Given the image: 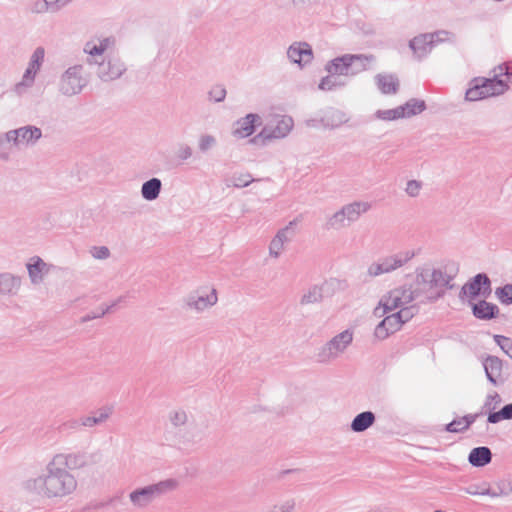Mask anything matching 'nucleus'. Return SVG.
Returning <instances> with one entry per match:
<instances>
[{
    "label": "nucleus",
    "mask_w": 512,
    "mask_h": 512,
    "mask_svg": "<svg viewBox=\"0 0 512 512\" xmlns=\"http://www.w3.org/2000/svg\"><path fill=\"white\" fill-rule=\"evenodd\" d=\"M21 488L32 495L59 500L73 494L77 489L76 477L63 467L57 466L50 458L43 472L36 477H29L21 482Z\"/></svg>",
    "instance_id": "nucleus-1"
},
{
    "label": "nucleus",
    "mask_w": 512,
    "mask_h": 512,
    "mask_svg": "<svg viewBox=\"0 0 512 512\" xmlns=\"http://www.w3.org/2000/svg\"><path fill=\"white\" fill-rule=\"evenodd\" d=\"M203 439L197 426L190 422L187 411L174 408L167 414V424L163 432L164 442L174 448L189 451Z\"/></svg>",
    "instance_id": "nucleus-2"
},
{
    "label": "nucleus",
    "mask_w": 512,
    "mask_h": 512,
    "mask_svg": "<svg viewBox=\"0 0 512 512\" xmlns=\"http://www.w3.org/2000/svg\"><path fill=\"white\" fill-rule=\"evenodd\" d=\"M449 282L450 277L443 270L424 264L416 268L410 288L416 298L425 295L428 299H434L439 295L436 289L447 286Z\"/></svg>",
    "instance_id": "nucleus-3"
},
{
    "label": "nucleus",
    "mask_w": 512,
    "mask_h": 512,
    "mask_svg": "<svg viewBox=\"0 0 512 512\" xmlns=\"http://www.w3.org/2000/svg\"><path fill=\"white\" fill-rule=\"evenodd\" d=\"M416 299L414 292L410 287L400 286L391 289L384 294L377 305L372 311V315L375 318H382L386 314L393 311H402L403 309H410L413 311V316L417 312V308L411 303Z\"/></svg>",
    "instance_id": "nucleus-4"
},
{
    "label": "nucleus",
    "mask_w": 512,
    "mask_h": 512,
    "mask_svg": "<svg viewBox=\"0 0 512 512\" xmlns=\"http://www.w3.org/2000/svg\"><path fill=\"white\" fill-rule=\"evenodd\" d=\"M371 207L370 202L363 200L347 203L326 218L325 226L333 231L345 229L357 222Z\"/></svg>",
    "instance_id": "nucleus-5"
},
{
    "label": "nucleus",
    "mask_w": 512,
    "mask_h": 512,
    "mask_svg": "<svg viewBox=\"0 0 512 512\" xmlns=\"http://www.w3.org/2000/svg\"><path fill=\"white\" fill-rule=\"evenodd\" d=\"M373 61V56L344 54L329 60L325 64L324 70L340 78L341 76H354L368 69Z\"/></svg>",
    "instance_id": "nucleus-6"
},
{
    "label": "nucleus",
    "mask_w": 512,
    "mask_h": 512,
    "mask_svg": "<svg viewBox=\"0 0 512 512\" xmlns=\"http://www.w3.org/2000/svg\"><path fill=\"white\" fill-rule=\"evenodd\" d=\"M294 127V121L288 115L272 116L258 134L249 139V143L264 146L272 141L287 137Z\"/></svg>",
    "instance_id": "nucleus-7"
},
{
    "label": "nucleus",
    "mask_w": 512,
    "mask_h": 512,
    "mask_svg": "<svg viewBox=\"0 0 512 512\" xmlns=\"http://www.w3.org/2000/svg\"><path fill=\"white\" fill-rule=\"evenodd\" d=\"M179 483L176 479H166L144 487L136 488L128 495L135 509H145L157 498L177 489Z\"/></svg>",
    "instance_id": "nucleus-8"
},
{
    "label": "nucleus",
    "mask_w": 512,
    "mask_h": 512,
    "mask_svg": "<svg viewBox=\"0 0 512 512\" xmlns=\"http://www.w3.org/2000/svg\"><path fill=\"white\" fill-rule=\"evenodd\" d=\"M507 89L508 84L503 79L477 77L469 82L465 92V100L474 102L499 96L505 93Z\"/></svg>",
    "instance_id": "nucleus-9"
},
{
    "label": "nucleus",
    "mask_w": 512,
    "mask_h": 512,
    "mask_svg": "<svg viewBox=\"0 0 512 512\" xmlns=\"http://www.w3.org/2000/svg\"><path fill=\"white\" fill-rule=\"evenodd\" d=\"M89 77L84 66L75 64L65 69L58 79V92L65 97L79 95L88 85Z\"/></svg>",
    "instance_id": "nucleus-10"
},
{
    "label": "nucleus",
    "mask_w": 512,
    "mask_h": 512,
    "mask_svg": "<svg viewBox=\"0 0 512 512\" xmlns=\"http://www.w3.org/2000/svg\"><path fill=\"white\" fill-rule=\"evenodd\" d=\"M354 339V330L345 329L333 336L317 352L316 358L319 363H330L342 356Z\"/></svg>",
    "instance_id": "nucleus-11"
},
{
    "label": "nucleus",
    "mask_w": 512,
    "mask_h": 512,
    "mask_svg": "<svg viewBox=\"0 0 512 512\" xmlns=\"http://www.w3.org/2000/svg\"><path fill=\"white\" fill-rule=\"evenodd\" d=\"M416 256L414 250H402L397 253L388 255L373 262L367 269V274L370 277H378L383 274H389L397 269L405 266Z\"/></svg>",
    "instance_id": "nucleus-12"
},
{
    "label": "nucleus",
    "mask_w": 512,
    "mask_h": 512,
    "mask_svg": "<svg viewBox=\"0 0 512 512\" xmlns=\"http://www.w3.org/2000/svg\"><path fill=\"white\" fill-rule=\"evenodd\" d=\"M45 54V49L42 46L37 47L33 51L21 80L13 88L17 95H24L34 86L37 74L44 64Z\"/></svg>",
    "instance_id": "nucleus-13"
},
{
    "label": "nucleus",
    "mask_w": 512,
    "mask_h": 512,
    "mask_svg": "<svg viewBox=\"0 0 512 512\" xmlns=\"http://www.w3.org/2000/svg\"><path fill=\"white\" fill-rule=\"evenodd\" d=\"M452 39L453 35L445 30L436 31L433 33H424L411 39L409 41V48L416 58L421 59L427 56L435 45L450 41Z\"/></svg>",
    "instance_id": "nucleus-14"
},
{
    "label": "nucleus",
    "mask_w": 512,
    "mask_h": 512,
    "mask_svg": "<svg viewBox=\"0 0 512 512\" xmlns=\"http://www.w3.org/2000/svg\"><path fill=\"white\" fill-rule=\"evenodd\" d=\"M218 301L216 289L210 286H201L191 291L184 299L186 310L196 314L203 313Z\"/></svg>",
    "instance_id": "nucleus-15"
},
{
    "label": "nucleus",
    "mask_w": 512,
    "mask_h": 512,
    "mask_svg": "<svg viewBox=\"0 0 512 512\" xmlns=\"http://www.w3.org/2000/svg\"><path fill=\"white\" fill-rule=\"evenodd\" d=\"M94 458V454H90L85 450L59 452L51 457L57 466L63 467L69 472L84 469L94 464L96 462Z\"/></svg>",
    "instance_id": "nucleus-16"
},
{
    "label": "nucleus",
    "mask_w": 512,
    "mask_h": 512,
    "mask_svg": "<svg viewBox=\"0 0 512 512\" xmlns=\"http://www.w3.org/2000/svg\"><path fill=\"white\" fill-rule=\"evenodd\" d=\"M413 318V311L403 309L385 316L374 329V337L378 340H385L391 334L401 329L403 324Z\"/></svg>",
    "instance_id": "nucleus-17"
},
{
    "label": "nucleus",
    "mask_w": 512,
    "mask_h": 512,
    "mask_svg": "<svg viewBox=\"0 0 512 512\" xmlns=\"http://www.w3.org/2000/svg\"><path fill=\"white\" fill-rule=\"evenodd\" d=\"M42 137L40 128L33 125L22 126L17 129L9 130L0 136V143L6 141L17 148L32 147Z\"/></svg>",
    "instance_id": "nucleus-18"
},
{
    "label": "nucleus",
    "mask_w": 512,
    "mask_h": 512,
    "mask_svg": "<svg viewBox=\"0 0 512 512\" xmlns=\"http://www.w3.org/2000/svg\"><path fill=\"white\" fill-rule=\"evenodd\" d=\"M295 235V221H290L287 225L277 230L268 244V258L273 261L278 260L284 254Z\"/></svg>",
    "instance_id": "nucleus-19"
},
{
    "label": "nucleus",
    "mask_w": 512,
    "mask_h": 512,
    "mask_svg": "<svg viewBox=\"0 0 512 512\" xmlns=\"http://www.w3.org/2000/svg\"><path fill=\"white\" fill-rule=\"evenodd\" d=\"M125 71V63L117 56H107L94 66L96 76L103 82L116 80Z\"/></svg>",
    "instance_id": "nucleus-20"
},
{
    "label": "nucleus",
    "mask_w": 512,
    "mask_h": 512,
    "mask_svg": "<svg viewBox=\"0 0 512 512\" xmlns=\"http://www.w3.org/2000/svg\"><path fill=\"white\" fill-rule=\"evenodd\" d=\"M115 40L111 37L93 39L86 42L83 46V52L87 55L86 63L94 67L106 56L105 52L114 46Z\"/></svg>",
    "instance_id": "nucleus-21"
},
{
    "label": "nucleus",
    "mask_w": 512,
    "mask_h": 512,
    "mask_svg": "<svg viewBox=\"0 0 512 512\" xmlns=\"http://www.w3.org/2000/svg\"><path fill=\"white\" fill-rule=\"evenodd\" d=\"M262 124L259 114L249 113L232 124L231 136L237 140L252 136L257 126Z\"/></svg>",
    "instance_id": "nucleus-22"
},
{
    "label": "nucleus",
    "mask_w": 512,
    "mask_h": 512,
    "mask_svg": "<svg viewBox=\"0 0 512 512\" xmlns=\"http://www.w3.org/2000/svg\"><path fill=\"white\" fill-rule=\"evenodd\" d=\"M490 291V280L487 275L477 274L462 287L461 293L465 297L473 299L477 296H486Z\"/></svg>",
    "instance_id": "nucleus-23"
},
{
    "label": "nucleus",
    "mask_w": 512,
    "mask_h": 512,
    "mask_svg": "<svg viewBox=\"0 0 512 512\" xmlns=\"http://www.w3.org/2000/svg\"><path fill=\"white\" fill-rule=\"evenodd\" d=\"M287 56L291 62L302 68L312 62L313 51L308 43L295 42L289 46Z\"/></svg>",
    "instance_id": "nucleus-24"
},
{
    "label": "nucleus",
    "mask_w": 512,
    "mask_h": 512,
    "mask_svg": "<svg viewBox=\"0 0 512 512\" xmlns=\"http://www.w3.org/2000/svg\"><path fill=\"white\" fill-rule=\"evenodd\" d=\"M30 281L33 285H39L54 267L46 263L41 257L33 256L26 264Z\"/></svg>",
    "instance_id": "nucleus-25"
},
{
    "label": "nucleus",
    "mask_w": 512,
    "mask_h": 512,
    "mask_svg": "<svg viewBox=\"0 0 512 512\" xmlns=\"http://www.w3.org/2000/svg\"><path fill=\"white\" fill-rule=\"evenodd\" d=\"M487 379L495 386L502 385L507 376L504 373L503 362L496 356H488L483 362Z\"/></svg>",
    "instance_id": "nucleus-26"
},
{
    "label": "nucleus",
    "mask_w": 512,
    "mask_h": 512,
    "mask_svg": "<svg viewBox=\"0 0 512 512\" xmlns=\"http://www.w3.org/2000/svg\"><path fill=\"white\" fill-rule=\"evenodd\" d=\"M480 493L492 498L508 496L512 493V478L507 477L500 479L494 484L493 487L483 488Z\"/></svg>",
    "instance_id": "nucleus-27"
},
{
    "label": "nucleus",
    "mask_w": 512,
    "mask_h": 512,
    "mask_svg": "<svg viewBox=\"0 0 512 512\" xmlns=\"http://www.w3.org/2000/svg\"><path fill=\"white\" fill-rule=\"evenodd\" d=\"M492 460V452L488 447L481 446L473 448L468 455V462L473 467H484Z\"/></svg>",
    "instance_id": "nucleus-28"
},
{
    "label": "nucleus",
    "mask_w": 512,
    "mask_h": 512,
    "mask_svg": "<svg viewBox=\"0 0 512 512\" xmlns=\"http://www.w3.org/2000/svg\"><path fill=\"white\" fill-rule=\"evenodd\" d=\"M113 413V407L105 406L98 409L94 416L80 417V424L83 427L92 428L106 422Z\"/></svg>",
    "instance_id": "nucleus-29"
},
{
    "label": "nucleus",
    "mask_w": 512,
    "mask_h": 512,
    "mask_svg": "<svg viewBox=\"0 0 512 512\" xmlns=\"http://www.w3.org/2000/svg\"><path fill=\"white\" fill-rule=\"evenodd\" d=\"M348 120L349 118L347 115L343 111L337 109L326 110L321 118L322 125L326 128L339 127L348 122Z\"/></svg>",
    "instance_id": "nucleus-30"
},
{
    "label": "nucleus",
    "mask_w": 512,
    "mask_h": 512,
    "mask_svg": "<svg viewBox=\"0 0 512 512\" xmlns=\"http://www.w3.org/2000/svg\"><path fill=\"white\" fill-rule=\"evenodd\" d=\"M162 189V181L159 178L153 177L145 181L141 186V196L146 201L156 200Z\"/></svg>",
    "instance_id": "nucleus-31"
},
{
    "label": "nucleus",
    "mask_w": 512,
    "mask_h": 512,
    "mask_svg": "<svg viewBox=\"0 0 512 512\" xmlns=\"http://www.w3.org/2000/svg\"><path fill=\"white\" fill-rule=\"evenodd\" d=\"M376 420L375 414L371 411L362 412L352 420L351 430L356 433L364 432L371 427Z\"/></svg>",
    "instance_id": "nucleus-32"
},
{
    "label": "nucleus",
    "mask_w": 512,
    "mask_h": 512,
    "mask_svg": "<svg viewBox=\"0 0 512 512\" xmlns=\"http://www.w3.org/2000/svg\"><path fill=\"white\" fill-rule=\"evenodd\" d=\"M403 118H410L423 112L426 108L425 102L419 99H410L404 105L398 106Z\"/></svg>",
    "instance_id": "nucleus-33"
},
{
    "label": "nucleus",
    "mask_w": 512,
    "mask_h": 512,
    "mask_svg": "<svg viewBox=\"0 0 512 512\" xmlns=\"http://www.w3.org/2000/svg\"><path fill=\"white\" fill-rule=\"evenodd\" d=\"M20 287V279L11 274L0 275V294L14 295Z\"/></svg>",
    "instance_id": "nucleus-34"
},
{
    "label": "nucleus",
    "mask_w": 512,
    "mask_h": 512,
    "mask_svg": "<svg viewBox=\"0 0 512 512\" xmlns=\"http://www.w3.org/2000/svg\"><path fill=\"white\" fill-rule=\"evenodd\" d=\"M346 85L340 77L333 73H327L318 83V89L324 92L335 91Z\"/></svg>",
    "instance_id": "nucleus-35"
},
{
    "label": "nucleus",
    "mask_w": 512,
    "mask_h": 512,
    "mask_svg": "<svg viewBox=\"0 0 512 512\" xmlns=\"http://www.w3.org/2000/svg\"><path fill=\"white\" fill-rule=\"evenodd\" d=\"M476 420V415H466L457 418L446 425V431L450 433H459L467 430L470 425Z\"/></svg>",
    "instance_id": "nucleus-36"
},
{
    "label": "nucleus",
    "mask_w": 512,
    "mask_h": 512,
    "mask_svg": "<svg viewBox=\"0 0 512 512\" xmlns=\"http://www.w3.org/2000/svg\"><path fill=\"white\" fill-rule=\"evenodd\" d=\"M496 312H498L497 306L486 301H480L473 305V314L480 319L493 318Z\"/></svg>",
    "instance_id": "nucleus-37"
},
{
    "label": "nucleus",
    "mask_w": 512,
    "mask_h": 512,
    "mask_svg": "<svg viewBox=\"0 0 512 512\" xmlns=\"http://www.w3.org/2000/svg\"><path fill=\"white\" fill-rule=\"evenodd\" d=\"M376 83L378 88L384 94L396 93L398 89V81L392 75H377Z\"/></svg>",
    "instance_id": "nucleus-38"
},
{
    "label": "nucleus",
    "mask_w": 512,
    "mask_h": 512,
    "mask_svg": "<svg viewBox=\"0 0 512 512\" xmlns=\"http://www.w3.org/2000/svg\"><path fill=\"white\" fill-rule=\"evenodd\" d=\"M219 140L215 135L203 133L200 134L197 140V147L200 153L208 154L218 146Z\"/></svg>",
    "instance_id": "nucleus-39"
},
{
    "label": "nucleus",
    "mask_w": 512,
    "mask_h": 512,
    "mask_svg": "<svg viewBox=\"0 0 512 512\" xmlns=\"http://www.w3.org/2000/svg\"><path fill=\"white\" fill-rule=\"evenodd\" d=\"M512 419V404L505 405L501 410L497 412H491L488 415L489 423H498L502 420Z\"/></svg>",
    "instance_id": "nucleus-40"
},
{
    "label": "nucleus",
    "mask_w": 512,
    "mask_h": 512,
    "mask_svg": "<svg viewBox=\"0 0 512 512\" xmlns=\"http://www.w3.org/2000/svg\"><path fill=\"white\" fill-rule=\"evenodd\" d=\"M374 118L381 121H394L402 119L399 107L393 109H379L374 113Z\"/></svg>",
    "instance_id": "nucleus-41"
},
{
    "label": "nucleus",
    "mask_w": 512,
    "mask_h": 512,
    "mask_svg": "<svg viewBox=\"0 0 512 512\" xmlns=\"http://www.w3.org/2000/svg\"><path fill=\"white\" fill-rule=\"evenodd\" d=\"M322 299L321 289L318 286H313L309 288L302 296H301V304H313L317 303Z\"/></svg>",
    "instance_id": "nucleus-42"
},
{
    "label": "nucleus",
    "mask_w": 512,
    "mask_h": 512,
    "mask_svg": "<svg viewBox=\"0 0 512 512\" xmlns=\"http://www.w3.org/2000/svg\"><path fill=\"white\" fill-rule=\"evenodd\" d=\"M266 512H296V502L294 499H286L275 503Z\"/></svg>",
    "instance_id": "nucleus-43"
},
{
    "label": "nucleus",
    "mask_w": 512,
    "mask_h": 512,
    "mask_svg": "<svg viewBox=\"0 0 512 512\" xmlns=\"http://www.w3.org/2000/svg\"><path fill=\"white\" fill-rule=\"evenodd\" d=\"M422 188H423V183L421 181L412 179V180L407 181L404 191L407 196L416 198L420 195Z\"/></svg>",
    "instance_id": "nucleus-44"
},
{
    "label": "nucleus",
    "mask_w": 512,
    "mask_h": 512,
    "mask_svg": "<svg viewBox=\"0 0 512 512\" xmlns=\"http://www.w3.org/2000/svg\"><path fill=\"white\" fill-rule=\"evenodd\" d=\"M193 155V149L186 143H180L177 146L176 157L178 160L185 162L190 159Z\"/></svg>",
    "instance_id": "nucleus-45"
},
{
    "label": "nucleus",
    "mask_w": 512,
    "mask_h": 512,
    "mask_svg": "<svg viewBox=\"0 0 512 512\" xmlns=\"http://www.w3.org/2000/svg\"><path fill=\"white\" fill-rule=\"evenodd\" d=\"M495 294L503 304L512 303V285H505L502 288H498Z\"/></svg>",
    "instance_id": "nucleus-46"
},
{
    "label": "nucleus",
    "mask_w": 512,
    "mask_h": 512,
    "mask_svg": "<svg viewBox=\"0 0 512 512\" xmlns=\"http://www.w3.org/2000/svg\"><path fill=\"white\" fill-rule=\"evenodd\" d=\"M494 340L503 352L512 359V339L501 335H495Z\"/></svg>",
    "instance_id": "nucleus-47"
},
{
    "label": "nucleus",
    "mask_w": 512,
    "mask_h": 512,
    "mask_svg": "<svg viewBox=\"0 0 512 512\" xmlns=\"http://www.w3.org/2000/svg\"><path fill=\"white\" fill-rule=\"evenodd\" d=\"M208 100L213 103H218L224 100V86L217 84L213 86L208 92Z\"/></svg>",
    "instance_id": "nucleus-48"
},
{
    "label": "nucleus",
    "mask_w": 512,
    "mask_h": 512,
    "mask_svg": "<svg viewBox=\"0 0 512 512\" xmlns=\"http://www.w3.org/2000/svg\"><path fill=\"white\" fill-rule=\"evenodd\" d=\"M90 254L94 259L105 260L110 257V250L106 246H94L91 248Z\"/></svg>",
    "instance_id": "nucleus-49"
},
{
    "label": "nucleus",
    "mask_w": 512,
    "mask_h": 512,
    "mask_svg": "<svg viewBox=\"0 0 512 512\" xmlns=\"http://www.w3.org/2000/svg\"><path fill=\"white\" fill-rule=\"evenodd\" d=\"M502 399L500 395L496 392L489 394L486 398L484 407L488 410H495L498 405L501 403Z\"/></svg>",
    "instance_id": "nucleus-50"
},
{
    "label": "nucleus",
    "mask_w": 512,
    "mask_h": 512,
    "mask_svg": "<svg viewBox=\"0 0 512 512\" xmlns=\"http://www.w3.org/2000/svg\"><path fill=\"white\" fill-rule=\"evenodd\" d=\"M231 181L235 187H246L253 181V179L250 174L244 173L233 177Z\"/></svg>",
    "instance_id": "nucleus-51"
},
{
    "label": "nucleus",
    "mask_w": 512,
    "mask_h": 512,
    "mask_svg": "<svg viewBox=\"0 0 512 512\" xmlns=\"http://www.w3.org/2000/svg\"><path fill=\"white\" fill-rule=\"evenodd\" d=\"M73 0H48L50 13H57Z\"/></svg>",
    "instance_id": "nucleus-52"
},
{
    "label": "nucleus",
    "mask_w": 512,
    "mask_h": 512,
    "mask_svg": "<svg viewBox=\"0 0 512 512\" xmlns=\"http://www.w3.org/2000/svg\"><path fill=\"white\" fill-rule=\"evenodd\" d=\"M31 11L33 13H46V12H50V6H49V3H48V0L36 1L31 6Z\"/></svg>",
    "instance_id": "nucleus-53"
},
{
    "label": "nucleus",
    "mask_w": 512,
    "mask_h": 512,
    "mask_svg": "<svg viewBox=\"0 0 512 512\" xmlns=\"http://www.w3.org/2000/svg\"><path fill=\"white\" fill-rule=\"evenodd\" d=\"M110 308L111 307H106L105 309H102L101 312H99V313L88 314L87 316H85L83 318V321H89L92 319L100 318V317L104 316L110 310Z\"/></svg>",
    "instance_id": "nucleus-54"
},
{
    "label": "nucleus",
    "mask_w": 512,
    "mask_h": 512,
    "mask_svg": "<svg viewBox=\"0 0 512 512\" xmlns=\"http://www.w3.org/2000/svg\"><path fill=\"white\" fill-rule=\"evenodd\" d=\"M65 425H67L71 429L77 428L78 426H81L80 418L77 420H71V421L67 422Z\"/></svg>",
    "instance_id": "nucleus-55"
},
{
    "label": "nucleus",
    "mask_w": 512,
    "mask_h": 512,
    "mask_svg": "<svg viewBox=\"0 0 512 512\" xmlns=\"http://www.w3.org/2000/svg\"><path fill=\"white\" fill-rule=\"evenodd\" d=\"M482 490H483V489H481V490H476V489H473L472 487H470V488H468V489L466 490V492H467L468 494H470V495L475 496V495H482V494L480 493Z\"/></svg>",
    "instance_id": "nucleus-56"
},
{
    "label": "nucleus",
    "mask_w": 512,
    "mask_h": 512,
    "mask_svg": "<svg viewBox=\"0 0 512 512\" xmlns=\"http://www.w3.org/2000/svg\"><path fill=\"white\" fill-rule=\"evenodd\" d=\"M505 75H506V77H507L508 79H512V66H508V67L506 68V73H505Z\"/></svg>",
    "instance_id": "nucleus-57"
},
{
    "label": "nucleus",
    "mask_w": 512,
    "mask_h": 512,
    "mask_svg": "<svg viewBox=\"0 0 512 512\" xmlns=\"http://www.w3.org/2000/svg\"><path fill=\"white\" fill-rule=\"evenodd\" d=\"M305 1L306 0H292L294 5H301V4L305 3Z\"/></svg>",
    "instance_id": "nucleus-58"
},
{
    "label": "nucleus",
    "mask_w": 512,
    "mask_h": 512,
    "mask_svg": "<svg viewBox=\"0 0 512 512\" xmlns=\"http://www.w3.org/2000/svg\"><path fill=\"white\" fill-rule=\"evenodd\" d=\"M0 157L3 158V159H7L8 155L7 154H5V155L0 154Z\"/></svg>",
    "instance_id": "nucleus-59"
}]
</instances>
